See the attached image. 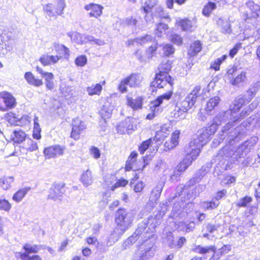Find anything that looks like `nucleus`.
<instances>
[{
  "label": "nucleus",
  "instance_id": "nucleus-1",
  "mask_svg": "<svg viewBox=\"0 0 260 260\" xmlns=\"http://www.w3.org/2000/svg\"><path fill=\"white\" fill-rule=\"evenodd\" d=\"M257 105V102L254 101L248 108H244L240 112L239 109L233 103L231 105L229 110L226 111H222L219 113L214 117L212 125H214L217 129L218 126L222 123L230 120L222 128L219 133V140L218 144L220 143L226 137L231 134L233 129L234 123L239 121L248 115Z\"/></svg>",
  "mask_w": 260,
  "mask_h": 260
},
{
  "label": "nucleus",
  "instance_id": "nucleus-2",
  "mask_svg": "<svg viewBox=\"0 0 260 260\" xmlns=\"http://www.w3.org/2000/svg\"><path fill=\"white\" fill-rule=\"evenodd\" d=\"M240 128H234V131L227 137L226 140L229 145H226L219 151V154L226 157H231L233 160H237L239 158L244 157L256 144V138H251L244 142L236 150L232 145L238 139L240 134Z\"/></svg>",
  "mask_w": 260,
  "mask_h": 260
},
{
  "label": "nucleus",
  "instance_id": "nucleus-3",
  "mask_svg": "<svg viewBox=\"0 0 260 260\" xmlns=\"http://www.w3.org/2000/svg\"><path fill=\"white\" fill-rule=\"evenodd\" d=\"M217 129L214 125H208L199 132V136L187 145V151L192 150L194 153L199 154L201 148L209 141L210 137L214 135Z\"/></svg>",
  "mask_w": 260,
  "mask_h": 260
},
{
  "label": "nucleus",
  "instance_id": "nucleus-4",
  "mask_svg": "<svg viewBox=\"0 0 260 260\" xmlns=\"http://www.w3.org/2000/svg\"><path fill=\"white\" fill-rule=\"evenodd\" d=\"M134 219V214L124 209H118L115 214V222L117 224L116 230L122 234L131 225Z\"/></svg>",
  "mask_w": 260,
  "mask_h": 260
},
{
  "label": "nucleus",
  "instance_id": "nucleus-5",
  "mask_svg": "<svg viewBox=\"0 0 260 260\" xmlns=\"http://www.w3.org/2000/svg\"><path fill=\"white\" fill-rule=\"evenodd\" d=\"M201 95V86L197 85L185 99L178 104L183 111H185V112L187 113L194 106L197 98H199Z\"/></svg>",
  "mask_w": 260,
  "mask_h": 260
},
{
  "label": "nucleus",
  "instance_id": "nucleus-6",
  "mask_svg": "<svg viewBox=\"0 0 260 260\" xmlns=\"http://www.w3.org/2000/svg\"><path fill=\"white\" fill-rule=\"evenodd\" d=\"M172 92L169 91L158 96L155 100L151 102L149 105L151 112L147 115L146 118L149 120H151L155 116L159 114L162 111V108L160 107V105L162 104L163 100H169L172 96Z\"/></svg>",
  "mask_w": 260,
  "mask_h": 260
},
{
  "label": "nucleus",
  "instance_id": "nucleus-7",
  "mask_svg": "<svg viewBox=\"0 0 260 260\" xmlns=\"http://www.w3.org/2000/svg\"><path fill=\"white\" fill-rule=\"evenodd\" d=\"M55 5L48 4L43 7V10L49 17H56L63 14V11L66 7L64 0H54Z\"/></svg>",
  "mask_w": 260,
  "mask_h": 260
},
{
  "label": "nucleus",
  "instance_id": "nucleus-8",
  "mask_svg": "<svg viewBox=\"0 0 260 260\" xmlns=\"http://www.w3.org/2000/svg\"><path fill=\"white\" fill-rule=\"evenodd\" d=\"M245 7L250 11V14L246 11L243 13L242 18L246 22L252 23L253 19L260 17V6L254 2L249 1L246 3Z\"/></svg>",
  "mask_w": 260,
  "mask_h": 260
},
{
  "label": "nucleus",
  "instance_id": "nucleus-9",
  "mask_svg": "<svg viewBox=\"0 0 260 260\" xmlns=\"http://www.w3.org/2000/svg\"><path fill=\"white\" fill-rule=\"evenodd\" d=\"M66 192L64 184L58 183L53 184L48 191V200L53 201H61L63 195Z\"/></svg>",
  "mask_w": 260,
  "mask_h": 260
},
{
  "label": "nucleus",
  "instance_id": "nucleus-10",
  "mask_svg": "<svg viewBox=\"0 0 260 260\" xmlns=\"http://www.w3.org/2000/svg\"><path fill=\"white\" fill-rule=\"evenodd\" d=\"M156 251L154 243L146 241L140 247L139 260H148L153 256Z\"/></svg>",
  "mask_w": 260,
  "mask_h": 260
},
{
  "label": "nucleus",
  "instance_id": "nucleus-11",
  "mask_svg": "<svg viewBox=\"0 0 260 260\" xmlns=\"http://www.w3.org/2000/svg\"><path fill=\"white\" fill-rule=\"evenodd\" d=\"M172 78L170 76H167L166 73L164 74L156 73L154 80L151 82V87L152 91H154L153 88H163L167 84L172 85Z\"/></svg>",
  "mask_w": 260,
  "mask_h": 260
},
{
  "label": "nucleus",
  "instance_id": "nucleus-12",
  "mask_svg": "<svg viewBox=\"0 0 260 260\" xmlns=\"http://www.w3.org/2000/svg\"><path fill=\"white\" fill-rule=\"evenodd\" d=\"M187 147H185V152L186 156L183 160L177 166V172L184 171L192 162L196 160L199 154L193 152L191 149L189 150L190 152L187 151Z\"/></svg>",
  "mask_w": 260,
  "mask_h": 260
},
{
  "label": "nucleus",
  "instance_id": "nucleus-13",
  "mask_svg": "<svg viewBox=\"0 0 260 260\" xmlns=\"http://www.w3.org/2000/svg\"><path fill=\"white\" fill-rule=\"evenodd\" d=\"M135 120L134 118H128L120 122L116 127L117 133L120 134L132 133L136 127Z\"/></svg>",
  "mask_w": 260,
  "mask_h": 260
},
{
  "label": "nucleus",
  "instance_id": "nucleus-14",
  "mask_svg": "<svg viewBox=\"0 0 260 260\" xmlns=\"http://www.w3.org/2000/svg\"><path fill=\"white\" fill-rule=\"evenodd\" d=\"M64 151V148L58 145H54L47 147L44 150V153L48 159L59 157L62 155Z\"/></svg>",
  "mask_w": 260,
  "mask_h": 260
},
{
  "label": "nucleus",
  "instance_id": "nucleus-15",
  "mask_svg": "<svg viewBox=\"0 0 260 260\" xmlns=\"http://www.w3.org/2000/svg\"><path fill=\"white\" fill-rule=\"evenodd\" d=\"M255 91L250 88L241 97L235 100L234 103L240 109L246 104L249 103L255 95Z\"/></svg>",
  "mask_w": 260,
  "mask_h": 260
},
{
  "label": "nucleus",
  "instance_id": "nucleus-16",
  "mask_svg": "<svg viewBox=\"0 0 260 260\" xmlns=\"http://www.w3.org/2000/svg\"><path fill=\"white\" fill-rule=\"evenodd\" d=\"M41 246L36 245H31L29 244H25L23 248L25 250L24 252H16L15 253V256L17 260L23 258L30 255L31 253H36L39 252L41 249Z\"/></svg>",
  "mask_w": 260,
  "mask_h": 260
},
{
  "label": "nucleus",
  "instance_id": "nucleus-17",
  "mask_svg": "<svg viewBox=\"0 0 260 260\" xmlns=\"http://www.w3.org/2000/svg\"><path fill=\"white\" fill-rule=\"evenodd\" d=\"M133 235L138 239L141 237L144 240L149 239L152 235L147 228V223L144 221L139 224L138 228Z\"/></svg>",
  "mask_w": 260,
  "mask_h": 260
},
{
  "label": "nucleus",
  "instance_id": "nucleus-18",
  "mask_svg": "<svg viewBox=\"0 0 260 260\" xmlns=\"http://www.w3.org/2000/svg\"><path fill=\"white\" fill-rule=\"evenodd\" d=\"M86 127L83 122L81 121L78 118L73 119L72 122V131L71 133V137L75 140H77L79 138V135L85 129Z\"/></svg>",
  "mask_w": 260,
  "mask_h": 260
},
{
  "label": "nucleus",
  "instance_id": "nucleus-19",
  "mask_svg": "<svg viewBox=\"0 0 260 260\" xmlns=\"http://www.w3.org/2000/svg\"><path fill=\"white\" fill-rule=\"evenodd\" d=\"M84 9L86 11H89L88 13L89 17L98 18L102 15L104 7L98 4L90 3L85 5Z\"/></svg>",
  "mask_w": 260,
  "mask_h": 260
},
{
  "label": "nucleus",
  "instance_id": "nucleus-20",
  "mask_svg": "<svg viewBox=\"0 0 260 260\" xmlns=\"http://www.w3.org/2000/svg\"><path fill=\"white\" fill-rule=\"evenodd\" d=\"M68 36L71 38L72 41L79 44L88 43L89 40L92 39V36L89 35H83L78 32L69 33Z\"/></svg>",
  "mask_w": 260,
  "mask_h": 260
},
{
  "label": "nucleus",
  "instance_id": "nucleus-21",
  "mask_svg": "<svg viewBox=\"0 0 260 260\" xmlns=\"http://www.w3.org/2000/svg\"><path fill=\"white\" fill-rule=\"evenodd\" d=\"M52 50L56 52L55 56H58L59 60L62 57L68 58L69 56V49L63 45L55 42L53 44Z\"/></svg>",
  "mask_w": 260,
  "mask_h": 260
},
{
  "label": "nucleus",
  "instance_id": "nucleus-22",
  "mask_svg": "<svg viewBox=\"0 0 260 260\" xmlns=\"http://www.w3.org/2000/svg\"><path fill=\"white\" fill-rule=\"evenodd\" d=\"M176 24L180 26L181 29L183 31H192L196 27L192 22L187 18L181 19L177 18L176 19Z\"/></svg>",
  "mask_w": 260,
  "mask_h": 260
},
{
  "label": "nucleus",
  "instance_id": "nucleus-23",
  "mask_svg": "<svg viewBox=\"0 0 260 260\" xmlns=\"http://www.w3.org/2000/svg\"><path fill=\"white\" fill-rule=\"evenodd\" d=\"M144 221L147 223V228L152 234L154 232L156 227L159 225L161 222V219L160 217V215L149 216L147 220Z\"/></svg>",
  "mask_w": 260,
  "mask_h": 260
},
{
  "label": "nucleus",
  "instance_id": "nucleus-24",
  "mask_svg": "<svg viewBox=\"0 0 260 260\" xmlns=\"http://www.w3.org/2000/svg\"><path fill=\"white\" fill-rule=\"evenodd\" d=\"M126 78L127 80L128 85L131 87L140 86L143 79V77L139 74H132Z\"/></svg>",
  "mask_w": 260,
  "mask_h": 260
},
{
  "label": "nucleus",
  "instance_id": "nucleus-25",
  "mask_svg": "<svg viewBox=\"0 0 260 260\" xmlns=\"http://www.w3.org/2000/svg\"><path fill=\"white\" fill-rule=\"evenodd\" d=\"M80 181L85 187H88L93 182V177L90 170L83 171L80 178Z\"/></svg>",
  "mask_w": 260,
  "mask_h": 260
},
{
  "label": "nucleus",
  "instance_id": "nucleus-26",
  "mask_svg": "<svg viewBox=\"0 0 260 260\" xmlns=\"http://www.w3.org/2000/svg\"><path fill=\"white\" fill-rule=\"evenodd\" d=\"M170 127L167 125H164L161 126L160 129L157 131L155 137L153 138V141L155 142H160L167 137L170 133Z\"/></svg>",
  "mask_w": 260,
  "mask_h": 260
},
{
  "label": "nucleus",
  "instance_id": "nucleus-27",
  "mask_svg": "<svg viewBox=\"0 0 260 260\" xmlns=\"http://www.w3.org/2000/svg\"><path fill=\"white\" fill-rule=\"evenodd\" d=\"M126 104L134 110H137L142 108L143 99L140 96L137 97L136 99H133L127 96L126 97Z\"/></svg>",
  "mask_w": 260,
  "mask_h": 260
},
{
  "label": "nucleus",
  "instance_id": "nucleus-28",
  "mask_svg": "<svg viewBox=\"0 0 260 260\" xmlns=\"http://www.w3.org/2000/svg\"><path fill=\"white\" fill-rule=\"evenodd\" d=\"M59 60L58 56L50 55L47 54H43L39 58V61L44 66H49L57 63Z\"/></svg>",
  "mask_w": 260,
  "mask_h": 260
},
{
  "label": "nucleus",
  "instance_id": "nucleus-29",
  "mask_svg": "<svg viewBox=\"0 0 260 260\" xmlns=\"http://www.w3.org/2000/svg\"><path fill=\"white\" fill-rule=\"evenodd\" d=\"M24 79L29 85L36 87H39L43 85L42 80L36 78L30 72L25 73Z\"/></svg>",
  "mask_w": 260,
  "mask_h": 260
},
{
  "label": "nucleus",
  "instance_id": "nucleus-30",
  "mask_svg": "<svg viewBox=\"0 0 260 260\" xmlns=\"http://www.w3.org/2000/svg\"><path fill=\"white\" fill-rule=\"evenodd\" d=\"M246 75L247 73L244 71L238 72L235 77H232V79L230 80L231 83L234 86H240L245 81Z\"/></svg>",
  "mask_w": 260,
  "mask_h": 260
},
{
  "label": "nucleus",
  "instance_id": "nucleus-31",
  "mask_svg": "<svg viewBox=\"0 0 260 260\" xmlns=\"http://www.w3.org/2000/svg\"><path fill=\"white\" fill-rule=\"evenodd\" d=\"M163 186L164 184L162 182H159L152 189L150 197V201L153 203L156 202L160 196Z\"/></svg>",
  "mask_w": 260,
  "mask_h": 260
},
{
  "label": "nucleus",
  "instance_id": "nucleus-32",
  "mask_svg": "<svg viewBox=\"0 0 260 260\" xmlns=\"http://www.w3.org/2000/svg\"><path fill=\"white\" fill-rule=\"evenodd\" d=\"M137 156L138 153L137 152L135 151L131 152L126 162L125 167L126 171H130L132 170H135L137 169L135 167V163Z\"/></svg>",
  "mask_w": 260,
  "mask_h": 260
},
{
  "label": "nucleus",
  "instance_id": "nucleus-33",
  "mask_svg": "<svg viewBox=\"0 0 260 260\" xmlns=\"http://www.w3.org/2000/svg\"><path fill=\"white\" fill-rule=\"evenodd\" d=\"M113 111L112 106L109 103H105L100 111V114L102 119L106 121L107 119L111 117Z\"/></svg>",
  "mask_w": 260,
  "mask_h": 260
},
{
  "label": "nucleus",
  "instance_id": "nucleus-34",
  "mask_svg": "<svg viewBox=\"0 0 260 260\" xmlns=\"http://www.w3.org/2000/svg\"><path fill=\"white\" fill-rule=\"evenodd\" d=\"M217 24L221 28V30L223 33L230 34L232 32L231 24L227 19L220 18L217 20Z\"/></svg>",
  "mask_w": 260,
  "mask_h": 260
},
{
  "label": "nucleus",
  "instance_id": "nucleus-35",
  "mask_svg": "<svg viewBox=\"0 0 260 260\" xmlns=\"http://www.w3.org/2000/svg\"><path fill=\"white\" fill-rule=\"evenodd\" d=\"M186 114L185 111H183L178 104H177L174 109L171 112L170 116L176 120H180L185 117Z\"/></svg>",
  "mask_w": 260,
  "mask_h": 260
},
{
  "label": "nucleus",
  "instance_id": "nucleus-36",
  "mask_svg": "<svg viewBox=\"0 0 260 260\" xmlns=\"http://www.w3.org/2000/svg\"><path fill=\"white\" fill-rule=\"evenodd\" d=\"M5 99L6 111L16 106V99L11 93L5 92Z\"/></svg>",
  "mask_w": 260,
  "mask_h": 260
},
{
  "label": "nucleus",
  "instance_id": "nucleus-37",
  "mask_svg": "<svg viewBox=\"0 0 260 260\" xmlns=\"http://www.w3.org/2000/svg\"><path fill=\"white\" fill-rule=\"evenodd\" d=\"M220 101V99L218 96L210 98L206 104L205 109L207 112L208 113L211 112L218 105Z\"/></svg>",
  "mask_w": 260,
  "mask_h": 260
},
{
  "label": "nucleus",
  "instance_id": "nucleus-38",
  "mask_svg": "<svg viewBox=\"0 0 260 260\" xmlns=\"http://www.w3.org/2000/svg\"><path fill=\"white\" fill-rule=\"evenodd\" d=\"M30 189V187H25L19 189L14 193L12 197V199L17 203L21 202Z\"/></svg>",
  "mask_w": 260,
  "mask_h": 260
},
{
  "label": "nucleus",
  "instance_id": "nucleus-39",
  "mask_svg": "<svg viewBox=\"0 0 260 260\" xmlns=\"http://www.w3.org/2000/svg\"><path fill=\"white\" fill-rule=\"evenodd\" d=\"M41 128L39 123V118L35 115L34 118L33 138L36 140L41 139Z\"/></svg>",
  "mask_w": 260,
  "mask_h": 260
},
{
  "label": "nucleus",
  "instance_id": "nucleus-40",
  "mask_svg": "<svg viewBox=\"0 0 260 260\" xmlns=\"http://www.w3.org/2000/svg\"><path fill=\"white\" fill-rule=\"evenodd\" d=\"M103 87L100 83L92 84L86 88V91L89 95H99L102 90Z\"/></svg>",
  "mask_w": 260,
  "mask_h": 260
},
{
  "label": "nucleus",
  "instance_id": "nucleus-41",
  "mask_svg": "<svg viewBox=\"0 0 260 260\" xmlns=\"http://www.w3.org/2000/svg\"><path fill=\"white\" fill-rule=\"evenodd\" d=\"M201 43L198 41H195L190 44L188 54L190 56H194L201 50Z\"/></svg>",
  "mask_w": 260,
  "mask_h": 260
},
{
  "label": "nucleus",
  "instance_id": "nucleus-42",
  "mask_svg": "<svg viewBox=\"0 0 260 260\" xmlns=\"http://www.w3.org/2000/svg\"><path fill=\"white\" fill-rule=\"evenodd\" d=\"M13 137V141L16 143H20L23 142L26 138V134L22 131H14Z\"/></svg>",
  "mask_w": 260,
  "mask_h": 260
},
{
  "label": "nucleus",
  "instance_id": "nucleus-43",
  "mask_svg": "<svg viewBox=\"0 0 260 260\" xmlns=\"http://www.w3.org/2000/svg\"><path fill=\"white\" fill-rule=\"evenodd\" d=\"M171 69V63L169 60L162 62L158 67L159 74H164L166 73L167 76H169L168 72Z\"/></svg>",
  "mask_w": 260,
  "mask_h": 260
},
{
  "label": "nucleus",
  "instance_id": "nucleus-44",
  "mask_svg": "<svg viewBox=\"0 0 260 260\" xmlns=\"http://www.w3.org/2000/svg\"><path fill=\"white\" fill-rule=\"evenodd\" d=\"M216 7V4L214 2L210 1L203 8L202 13L204 15L209 16L212 11L215 9Z\"/></svg>",
  "mask_w": 260,
  "mask_h": 260
},
{
  "label": "nucleus",
  "instance_id": "nucleus-45",
  "mask_svg": "<svg viewBox=\"0 0 260 260\" xmlns=\"http://www.w3.org/2000/svg\"><path fill=\"white\" fill-rule=\"evenodd\" d=\"M12 208L11 203L4 197H0V210L8 212Z\"/></svg>",
  "mask_w": 260,
  "mask_h": 260
},
{
  "label": "nucleus",
  "instance_id": "nucleus-46",
  "mask_svg": "<svg viewBox=\"0 0 260 260\" xmlns=\"http://www.w3.org/2000/svg\"><path fill=\"white\" fill-rule=\"evenodd\" d=\"M43 78H45L46 81V88L49 90H52L54 88V82L53 81L54 75L51 73L45 74Z\"/></svg>",
  "mask_w": 260,
  "mask_h": 260
},
{
  "label": "nucleus",
  "instance_id": "nucleus-47",
  "mask_svg": "<svg viewBox=\"0 0 260 260\" xmlns=\"http://www.w3.org/2000/svg\"><path fill=\"white\" fill-rule=\"evenodd\" d=\"M156 15L158 17H159L161 19H165L168 20L169 22L171 21V20L169 13L165 11L161 7H156Z\"/></svg>",
  "mask_w": 260,
  "mask_h": 260
},
{
  "label": "nucleus",
  "instance_id": "nucleus-48",
  "mask_svg": "<svg viewBox=\"0 0 260 260\" xmlns=\"http://www.w3.org/2000/svg\"><path fill=\"white\" fill-rule=\"evenodd\" d=\"M215 247L214 246H210L207 247H201L200 246H197L195 250L197 252H198L200 254H205L208 253L210 251L212 252V255H214L215 251Z\"/></svg>",
  "mask_w": 260,
  "mask_h": 260
},
{
  "label": "nucleus",
  "instance_id": "nucleus-49",
  "mask_svg": "<svg viewBox=\"0 0 260 260\" xmlns=\"http://www.w3.org/2000/svg\"><path fill=\"white\" fill-rule=\"evenodd\" d=\"M2 180V187L4 190H8L11 188L12 184L13 183L14 179L13 177L8 176L5 177L4 179Z\"/></svg>",
  "mask_w": 260,
  "mask_h": 260
},
{
  "label": "nucleus",
  "instance_id": "nucleus-50",
  "mask_svg": "<svg viewBox=\"0 0 260 260\" xmlns=\"http://www.w3.org/2000/svg\"><path fill=\"white\" fill-rule=\"evenodd\" d=\"M119 238V236L117 234L116 232L114 231L113 233L110 234L106 242L107 247L113 245L116 241H118Z\"/></svg>",
  "mask_w": 260,
  "mask_h": 260
},
{
  "label": "nucleus",
  "instance_id": "nucleus-51",
  "mask_svg": "<svg viewBox=\"0 0 260 260\" xmlns=\"http://www.w3.org/2000/svg\"><path fill=\"white\" fill-rule=\"evenodd\" d=\"M219 204V202L216 201L214 198L210 202H204L202 206L206 209H213L216 208Z\"/></svg>",
  "mask_w": 260,
  "mask_h": 260
},
{
  "label": "nucleus",
  "instance_id": "nucleus-52",
  "mask_svg": "<svg viewBox=\"0 0 260 260\" xmlns=\"http://www.w3.org/2000/svg\"><path fill=\"white\" fill-rule=\"evenodd\" d=\"M227 58L226 55H223L221 57L215 59L211 64V68L215 71L219 70L220 65Z\"/></svg>",
  "mask_w": 260,
  "mask_h": 260
},
{
  "label": "nucleus",
  "instance_id": "nucleus-53",
  "mask_svg": "<svg viewBox=\"0 0 260 260\" xmlns=\"http://www.w3.org/2000/svg\"><path fill=\"white\" fill-rule=\"evenodd\" d=\"M153 139H149L145 141H144L139 146V150L141 154H143L145 151L148 148L153 142Z\"/></svg>",
  "mask_w": 260,
  "mask_h": 260
},
{
  "label": "nucleus",
  "instance_id": "nucleus-54",
  "mask_svg": "<svg viewBox=\"0 0 260 260\" xmlns=\"http://www.w3.org/2000/svg\"><path fill=\"white\" fill-rule=\"evenodd\" d=\"M186 241V240L184 237H181L177 241V244H174L173 242L171 243L170 244V247L171 248L179 249L183 246Z\"/></svg>",
  "mask_w": 260,
  "mask_h": 260
},
{
  "label": "nucleus",
  "instance_id": "nucleus-55",
  "mask_svg": "<svg viewBox=\"0 0 260 260\" xmlns=\"http://www.w3.org/2000/svg\"><path fill=\"white\" fill-rule=\"evenodd\" d=\"M252 201V198L250 197H245L240 199L237 203L239 207H245Z\"/></svg>",
  "mask_w": 260,
  "mask_h": 260
},
{
  "label": "nucleus",
  "instance_id": "nucleus-56",
  "mask_svg": "<svg viewBox=\"0 0 260 260\" xmlns=\"http://www.w3.org/2000/svg\"><path fill=\"white\" fill-rule=\"evenodd\" d=\"M168 28V26L167 24L160 23L157 25L155 34L158 37H160L161 36V34L164 32H165L166 30H167Z\"/></svg>",
  "mask_w": 260,
  "mask_h": 260
},
{
  "label": "nucleus",
  "instance_id": "nucleus-57",
  "mask_svg": "<svg viewBox=\"0 0 260 260\" xmlns=\"http://www.w3.org/2000/svg\"><path fill=\"white\" fill-rule=\"evenodd\" d=\"M152 39V38L151 36L146 35L144 37L136 38V41L137 43L143 45L147 43L151 42Z\"/></svg>",
  "mask_w": 260,
  "mask_h": 260
},
{
  "label": "nucleus",
  "instance_id": "nucleus-58",
  "mask_svg": "<svg viewBox=\"0 0 260 260\" xmlns=\"http://www.w3.org/2000/svg\"><path fill=\"white\" fill-rule=\"evenodd\" d=\"M180 132L179 130H176L172 135L171 142L173 143L171 147H175L178 144Z\"/></svg>",
  "mask_w": 260,
  "mask_h": 260
},
{
  "label": "nucleus",
  "instance_id": "nucleus-59",
  "mask_svg": "<svg viewBox=\"0 0 260 260\" xmlns=\"http://www.w3.org/2000/svg\"><path fill=\"white\" fill-rule=\"evenodd\" d=\"M87 57L85 55L78 56L75 59V64L78 67H83L87 63Z\"/></svg>",
  "mask_w": 260,
  "mask_h": 260
},
{
  "label": "nucleus",
  "instance_id": "nucleus-60",
  "mask_svg": "<svg viewBox=\"0 0 260 260\" xmlns=\"http://www.w3.org/2000/svg\"><path fill=\"white\" fill-rule=\"evenodd\" d=\"M127 180L124 179H119L116 181V182L113 184V185H112L111 187V189L113 191L117 187L125 186L127 184Z\"/></svg>",
  "mask_w": 260,
  "mask_h": 260
},
{
  "label": "nucleus",
  "instance_id": "nucleus-61",
  "mask_svg": "<svg viewBox=\"0 0 260 260\" xmlns=\"http://www.w3.org/2000/svg\"><path fill=\"white\" fill-rule=\"evenodd\" d=\"M163 51L165 55L170 56L174 53L175 48L171 44H167L163 46Z\"/></svg>",
  "mask_w": 260,
  "mask_h": 260
},
{
  "label": "nucleus",
  "instance_id": "nucleus-62",
  "mask_svg": "<svg viewBox=\"0 0 260 260\" xmlns=\"http://www.w3.org/2000/svg\"><path fill=\"white\" fill-rule=\"evenodd\" d=\"M138 239L135 237L133 235H132L131 237H129L128 239H127L123 243L122 247L124 249H126L127 247L132 245L133 243H134Z\"/></svg>",
  "mask_w": 260,
  "mask_h": 260
},
{
  "label": "nucleus",
  "instance_id": "nucleus-63",
  "mask_svg": "<svg viewBox=\"0 0 260 260\" xmlns=\"http://www.w3.org/2000/svg\"><path fill=\"white\" fill-rule=\"evenodd\" d=\"M28 144V147L27 150L29 151H34L37 150L38 148L37 143L31 139H28L27 140Z\"/></svg>",
  "mask_w": 260,
  "mask_h": 260
},
{
  "label": "nucleus",
  "instance_id": "nucleus-64",
  "mask_svg": "<svg viewBox=\"0 0 260 260\" xmlns=\"http://www.w3.org/2000/svg\"><path fill=\"white\" fill-rule=\"evenodd\" d=\"M151 12V8L148 5L143 7L142 9V12L145 14V19L147 22L151 20V15L149 16Z\"/></svg>",
  "mask_w": 260,
  "mask_h": 260
}]
</instances>
